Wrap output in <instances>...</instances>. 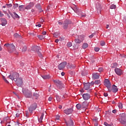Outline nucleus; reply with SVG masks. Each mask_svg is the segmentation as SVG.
Listing matches in <instances>:
<instances>
[{"label": "nucleus", "mask_w": 126, "mask_h": 126, "mask_svg": "<svg viewBox=\"0 0 126 126\" xmlns=\"http://www.w3.org/2000/svg\"><path fill=\"white\" fill-rule=\"evenodd\" d=\"M4 46H5L6 47L9 53H14V54H16V55H18V52L15 53V51L16 50V49H15V46H14V44H13V43H6L5 44Z\"/></svg>", "instance_id": "obj_1"}, {"label": "nucleus", "mask_w": 126, "mask_h": 126, "mask_svg": "<svg viewBox=\"0 0 126 126\" xmlns=\"http://www.w3.org/2000/svg\"><path fill=\"white\" fill-rule=\"evenodd\" d=\"M53 82L56 83V85L60 89H63V88H64V85L62 82V81L59 80H53Z\"/></svg>", "instance_id": "obj_2"}, {"label": "nucleus", "mask_w": 126, "mask_h": 126, "mask_svg": "<svg viewBox=\"0 0 126 126\" xmlns=\"http://www.w3.org/2000/svg\"><path fill=\"white\" fill-rule=\"evenodd\" d=\"M69 24H71V21L69 20H65L63 24V28L66 30L68 28Z\"/></svg>", "instance_id": "obj_3"}, {"label": "nucleus", "mask_w": 126, "mask_h": 126, "mask_svg": "<svg viewBox=\"0 0 126 126\" xmlns=\"http://www.w3.org/2000/svg\"><path fill=\"white\" fill-rule=\"evenodd\" d=\"M36 109H37V103H34L30 106L29 110L30 113L32 114V113H33V111H35Z\"/></svg>", "instance_id": "obj_4"}, {"label": "nucleus", "mask_w": 126, "mask_h": 126, "mask_svg": "<svg viewBox=\"0 0 126 126\" xmlns=\"http://www.w3.org/2000/svg\"><path fill=\"white\" fill-rule=\"evenodd\" d=\"M16 81V85L17 86H19V87H20L23 85V80H22V78H18Z\"/></svg>", "instance_id": "obj_5"}, {"label": "nucleus", "mask_w": 126, "mask_h": 126, "mask_svg": "<svg viewBox=\"0 0 126 126\" xmlns=\"http://www.w3.org/2000/svg\"><path fill=\"white\" fill-rule=\"evenodd\" d=\"M104 84L105 86H106V87H107L108 89H110V88H111V86H112V85H111V83L110 82V81L108 80V79H105L104 80Z\"/></svg>", "instance_id": "obj_6"}, {"label": "nucleus", "mask_w": 126, "mask_h": 126, "mask_svg": "<svg viewBox=\"0 0 126 126\" xmlns=\"http://www.w3.org/2000/svg\"><path fill=\"white\" fill-rule=\"evenodd\" d=\"M64 113L66 115H70V114H72L73 112V109L72 108H67L63 111Z\"/></svg>", "instance_id": "obj_7"}, {"label": "nucleus", "mask_w": 126, "mask_h": 126, "mask_svg": "<svg viewBox=\"0 0 126 126\" xmlns=\"http://www.w3.org/2000/svg\"><path fill=\"white\" fill-rule=\"evenodd\" d=\"M93 85V84L90 83H86L84 84V89H85V90H88L90 89V87L92 86Z\"/></svg>", "instance_id": "obj_8"}, {"label": "nucleus", "mask_w": 126, "mask_h": 126, "mask_svg": "<svg viewBox=\"0 0 126 126\" xmlns=\"http://www.w3.org/2000/svg\"><path fill=\"white\" fill-rule=\"evenodd\" d=\"M65 65H66V62H63L61 63L59 65H58V68L59 69L62 70L63 69V68H64L65 67Z\"/></svg>", "instance_id": "obj_9"}, {"label": "nucleus", "mask_w": 126, "mask_h": 126, "mask_svg": "<svg viewBox=\"0 0 126 126\" xmlns=\"http://www.w3.org/2000/svg\"><path fill=\"white\" fill-rule=\"evenodd\" d=\"M96 8L97 13H101V9H102V7L101 6V4H100L99 2H97L96 4Z\"/></svg>", "instance_id": "obj_10"}, {"label": "nucleus", "mask_w": 126, "mask_h": 126, "mask_svg": "<svg viewBox=\"0 0 126 126\" xmlns=\"http://www.w3.org/2000/svg\"><path fill=\"white\" fill-rule=\"evenodd\" d=\"M84 39L83 37L82 38L81 36H80L78 37V38L75 39L74 41L76 43V44H80L82 41H83Z\"/></svg>", "instance_id": "obj_11"}, {"label": "nucleus", "mask_w": 126, "mask_h": 126, "mask_svg": "<svg viewBox=\"0 0 126 126\" xmlns=\"http://www.w3.org/2000/svg\"><path fill=\"white\" fill-rule=\"evenodd\" d=\"M32 50L38 54V52H40L39 51L41 50V48L39 46H33L32 48Z\"/></svg>", "instance_id": "obj_12"}, {"label": "nucleus", "mask_w": 126, "mask_h": 126, "mask_svg": "<svg viewBox=\"0 0 126 126\" xmlns=\"http://www.w3.org/2000/svg\"><path fill=\"white\" fill-rule=\"evenodd\" d=\"M115 71L117 75H122L123 74V71L120 68H116L115 69Z\"/></svg>", "instance_id": "obj_13"}, {"label": "nucleus", "mask_w": 126, "mask_h": 126, "mask_svg": "<svg viewBox=\"0 0 126 126\" xmlns=\"http://www.w3.org/2000/svg\"><path fill=\"white\" fill-rule=\"evenodd\" d=\"M100 75L98 73H93L92 78L93 79H99Z\"/></svg>", "instance_id": "obj_14"}, {"label": "nucleus", "mask_w": 126, "mask_h": 126, "mask_svg": "<svg viewBox=\"0 0 126 126\" xmlns=\"http://www.w3.org/2000/svg\"><path fill=\"white\" fill-rule=\"evenodd\" d=\"M14 81H17L18 78L19 77V73L15 72L13 74Z\"/></svg>", "instance_id": "obj_15"}, {"label": "nucleus", "mask_w": 126, "mask_h": 126, "mask_svg": "<svg viewBox=\"0 0 126 126\" xmlns=\"http://www.w3.org/2000/svg\"><path fill=\"white\" fill-rule=\"evenodd\" d=\"M23 94L25 95H31V92L27 89H23Z\"/></svg>", "instance_id": "obj_16"}, {"label": "nucleus", "mask_w": 126, "mask_h": 126, "mask_svg": "<svg viewBox=\"0 0 126 126\" xmlns=\"http://www.w3.org/2000/svg\"><path fill=\"white\" fill-rule=\"evenodd\" d=\"M111 90L113 93H116V92H118V87L115 86V85H113Z\"/></svg>", "instance_id": "obj_17"}, {"label": "nucleus", "mask_w": 126, "mask_h": 126, "mask_svg": "<svg viewBox=\"0 0 126 126\" xmlns=\"http://www.w3.org/2000/svg\"><path fill=\"white\" fill-rule=\"evenodd\" d=\"M1 25L2 26H5L6 25L7 22L6 21V19L2 18L1 19Z\"/></svg>", "instance_id": "obj_18"}, {"label": "nucleus", "mask_w": 126, "mask_h": 126, "mask_svg": "<svg viewBox=\"0 0 126 126\" xmlns=\"http://www.w3.org/2000/svg\"><path fill=\"white\" fill-rule=\"evenodd\" d=\"M66 125L67 126H73V121L71 119L66 122Z\"/></svg>", "instance_id": "obj_19"}, {"label": "nucleus", "mask_w": 126, "mask_h": 126, "mask_svg": "<svg viewBox=\"0 0 126 126\" xmlns=\"http://www.w3.org/2000/svg\"><path fill=\"white\" fill-rule=\"evenodd\" d=\"M73 10L74 11V12H75L76 13H77V14H78V15H79L80 14V10L79 9H78L77 8V7H75L73 8Z\"/></svg>", "instance_id": "obj_20"}, {"label": "nucleus", "mask_w": 126, "mask_h": 126, "mask_svg": "<svg viewBox=\"0 0 126 126\" xmlns=\"http://www.w3.org/2000/svg\"><path fill=\"white\" fill-rule=\"evenodd\" d=\"M36 8L38 9L39 12H42L43 10H42V7H41V5L40 4H37L35 5Z\"/></svg>", "instance_id": "obj_21"}, {"label": "nucleus", "mask_w": 126, "mask_h": 126, "mask_svg": "<svg viewBox=\"0 0 126 126\" xmlns=\"http://www.w3.org/2000/svg\"><path fill=\"white\" fill-rule=\"evenodd\" d=\"M82 97L85 101H87V100L90 99V96L89 95H82Z\"/></svg>", "instance_id": "obj_22"}, {"label": "nucleus", "mask_w": 126, "mask_h": 126, "mask_svg": "<svg viewBox=\"0 0 126 126\" xmlns=\"http://www.w3.org/2000/svg\"><path fill=\"white\" fill-rule=\"evenodd\" d=\"M88 105V104H87V102L86 101H84L82 103V108H83V109H85V108L87 107V106Z\"/></svg>", "instance_id": "obj_23"}, {"label": "nucleus", "mask_w": 126, "mask_h": 126, "mask_svg": "<svg viewBox=\"0 0 126 126\" xmlns=\"http://www.w3.org/2000/svg\"><path fill=\"white\" fill-rule=\"evenodd\" d=\"M44 113H41V116L39 118H38V122L39 123H42V121H43V118H44Z\"/></svg>", "instance_id": "obj_24"}, {"label": "nucleus", "mask_w": 126, "mask_h": 126, "mask_svg": "<svg viewBox=\"0 0 126 126\" xmlns=\"http://www.w3.org/2000/svg\"><path fill=\"white\" fill-rule=\"evenodd\" d=\"M14 37L15 38H18V39H22V36H21L20 34H18L17 33L14 34Z\"/></svg>", "instance_id": "obj_25"}, {"label": "nucleus", "mask_w": 126, "mask_h": 126, "mask_svg": "<svg viewBox=\"0 0 126 126\" xmlns=\"http://www.w3.org/2000/svg\"><path fill=\"white\" fill-rule=\"evenodd\" d=\"M12 17L14 19L19 18V16H18V15L16 14V13L14 12L13 13V15H12Z\"/></svg>", "instance_id": "obj_26"}, {"label": "nucleus", "mask_w": 126, "mask_h": 126, "mask_svg": "<svg viewBox=\"0 0 126 126\" xmlns=\"http://www.w3.org/2000/svg\"><path fill=\"white\" fill-rule=\"evenodd\" d=\"M41 77L43 79H50V78H51V77H50V75H43L41 76Z\"/></svg>", "instance_id": "obj_27"}, {"label": "nucleus", "mask_w": 126, "mask_h": 126, "mask_svg": "<svg viewBox=\"0 0 126 126\" xmlns=\"http://www.w3.org/2000/svg\"><path fill=\"white\" fill-rule=\"evenodd\" d=\"M87 48H88V44L87 43H84L82 45V48L85 49H87Z\"/></svg>", "instance_id": "obj_28"}, {"label": "nucleus", "mask_w": 126, "mask_h": 126, "mask_svg": "<svg viewBox=\"0 0 126 126\" xmlns=\"http://www.w3.org/2000/svg\"><path fill=\"white\" fill-rule=\"evenodd\" d=\"M116 8H117V6H116V5H115V4H112L110 6V8L111 9H116Z\"/></svg>", "instance_id": "obj_29"}, {"label": "nucleus", "mask_w": 126, "mask_h": 126, "mask_svg": "<svg viewBox=\"0 0 126 126\" xmlns=\"http://www.w3.org/2000/svg\"><path fill=\"white\" fill-rule=\"evenodd\" d=\"M81 107H82L81 104H77L76 105V108H77V109L78 110H79L80 109H81Z\"/></svg>", "instance_id": "obj_30"}, {"label": "nucleus", "mask_w": 126, "mask_h": 126, "mask_svg": "<svg viewBox=\"0 0 126 126\" xmlns=\"http://www.w3.org/2000/svg\"><path fill=\"white\" fill-rule=\"evenodd\" d=\"M27 51V47L26 46H24L22 49V52H26Z\"/></svg>", "instance_id": "obj_31"}, {"label": "nucleus", "mask_w": 126, "mask_h": 126, "mask_svg": "<svg viewBox=\"0 0 126 126\" xmlns=\"http://www.w3.org/2000/svg\"><path fill=\"white\" fill-rule=\"evenodd\" d=\"M23 7H24V5H22L19 6V9L20 11L23 10Z\"/></svg>", "instance_id": "obj_32"}, {"label": "nucleus", "mask_w": 126, "mask_h": 126, "mask_svg": "<svg viewBox=\"0 0 126 126\" xmlns=\"http://www.w3.org/2000/svg\"><path fill=\"white\" fill-rule=\"evenodd\" d=\"M37 54L38 55L39 58H40L41 59L43 58V55H42V53H41V52H37Z\"/></svg>", "instance_id": "obj_33"}, {"label": "nucleus", "mask_w": 126, "mask_h": 126, "mask_svg": "<svg viewBox=\"0 0 126 126\" xmlns=\"http://www.w3.org/2000/svg\"><path fill=\"white\" fill-rule=\"evenodd\" d=\"M100 82H101V81L99 80H97L94 81V83L95 84H97V85H99V84H100Z\"/></svg>", "instance_id": "obj_34"}, {"label": "nucleus", "mask_w": 126, "mask_h": 126, "mask_svg": "<svg viewBox=\"0 0 126 126\" xmlns=\"http://www.w3.org/2000/svg\"><path fill=\"white\" fill-rule=\"evenodd\" d=\"M29 5L31 8H32V7H33V6L34 5H35V3H34L33 2H30V3H29Z\"/></svg>", "instance_id": "obj_35"}, {"label": "nucleus", "mask_w": 126, "mask_h": 126, "mask_svg": "<svg viewBox=\"0 0 126 126\" xmlns=\"http://www.w3.org/2000/svg\"><path fill=\"white\" fill-rule=\"evenodd\" d=\"M118 107L119 109H123V104L122 103H119Z\"/></svg>", "instance_id": "obj_36"}, {"label": "nucleus", "mask_w": 126, "mask_h": 126, "mask_svg": "<svg viewBox=\"0 0 126 126\" xmlns=\"http://www.w3.org/2000/svg\"><path fill=\"white\" fill-rule=\"evenodd\" d=\"M2 78H3V80H4V81L6 82V83H9L8 81H7V80H6V79L5 78V77H4L3 75H2Z\"/></svg>", "instance_id": "obj_37"}, {"label": "nucleus", "mask_w": 126, "mask_h": 126, "mask_svg": "<svg viewBox=\"0 0 126 126\" xmlns=\"http://www.w3.org/2000/svg\"><path fill=\"white\" fill-rule=\"evenodd\" d=\"M6 5L8 8H10V7H11L12 6V4L10 3V4H6Z\"/></svg>", "instance_id": "obj_38"}, {"label": "nucleus", "mask_w": 126, "mask_h": 126, "mask_svg": "<svg viewBox=\"0 0 126 126\" xmlns=\"http://www.w3.org/2000/svg\"><path fill=\"white\" fill-rule=\"evenodd\" d=\"M71 46H72V43L71 42H68L67 43V47H71Z\"/></svg>", "instance_id": "obj_39"}, {"label": "nucleus", "mask_w": 126, "mask_h": 126, "mask_svg": "<svg viewBox=\"0 0 126 126\" xmlns=\"http://www.w3.org/2000/svg\"><path fill=\"white\" fill-rule=\"evenodd\" d=\"M38 38H39V39H40V40H43V39H44V36H43V35H38L37 36Z\"/></svg>", "instance_id": "obj_40"}, {"label": "nucleus", "mask_w": 126, "mask_h": 126, "mask_svg": "<svg viewBox=\"0 0 126 126\" xmlns=\"http://www.w3.org/2000/svg\"><path fill=\"white\" fill-rule=\"evenodd\" d=\"M8 77L10 79H11V80H14L13 74H12V75H9Z\"/></svg>", "instance_id": "obj_41"}, {"label": "nucleus", "mask_w": 126, "mask_h": 126, "mask_svg": "<svg viewBox=\"0 0 126 126\" xmlns=\"http://www.w3.org/2000/svg\"><path fill=\"white\" fill-rule=\"evenodd\" d=\"M99 50H100V48H99V47L94 48V51L95 52H99Z\"/></svg>", "instance_id": "obj_42"}, {"label": "nucleus", "mask_w": 126, "mask_h": 126, "mask_svg": "<svg viewBox=\"0 0 126 126\" xmlns=\"http://www.w3.org/2000/svg\"><path fill=\"white\" fill-rule=\"evenodd\" d=\"M104 126H112V125L108 124L107 122H104Z\"/></svg>", "instance_id": "obj_43"}, {"label": "nucleus", "mask_w": 126, "mask_h": 126, "mask_svg": "<svg viewBox=\"0 0 126 126\" xmlns=\"http://www.w3.org/2000/svg\"><path fill=\"white\" fill-rule=\"evenodd\" d=\"M100 45L101 46H105V41H100Z\"/></svg>", "instance_id": "obj_44"}, {"label": "nucleus", "mask_w": 126, "mask_h": 126, "mask_svg": "<svg viewBox=\"0 0 126 126\" xmlns=\"http://www.w3.org/2000/svg\"><path fill=\"white\" fill-rule=\"evenodd\" d=\"M94 35H95V33H93L91 35L89 36V37L90 39H92V38H93V37H94Z\"/></svg>", "instance_id": "obj_45"}, {"label": "nucleus", "mask_w": 126, "mask_h": 126, "mask_svg": "<svg viewBox=\"0 0 126 126\" xmlns=\"http://www.w3.org/2000/svg\"><path fill=\"white\" fill-rule=\"evenodd\" d=\"M26 9H31V7L28 5L25 7Z\"/></svg>", "instance_id": "obj_46"}, {"label": "nucleus", "mask_w": 126, "mask_h": 126, "mask_svg": "<svg viewBox=\"0 0 126 126\" xmlns=\"http://www.w3.org/2000/svg\"><path fill=\"white\" fill-rule=\"evenodd\" d=\"M17 7H18V4H15L13 5V8L15 9Z\"/></svg>", "instance_id": "obj_47"}, {"label": "nucleus", "mask_w": 126, "mask_h": 126, "mask_svg": "<svg viewBox=\"0 0 126 126\" xmlns=\"http://www.w3.org/2000/svg\"><path fill=\"white\" fill-rule=\"evenodd\" d=\"M25 97L26 98H31V97H32V95H26Z\"/></svg>", "instance_id": "obj_48"}, {"label": "nucleus", "mask_w": 126, "mask_h": 126, "mask_svg": "<svg viewBox=\"0 0 126 126\" xmlns=\"http://www.w3.org/2000/svg\"><path fill=\"white\" fill-rule=\"evenodd\" d=\"M98 71L99 72H102V71H103V68H98Z\"/></svg>", "instance_id": "obj_49"}, {"label": "nucleus", "mask_w": 126, "mask_h": 126, "mask_svg": "<svg viewBox=\"0 0 126 126\" xmlns=\"http://www.w3.org/2000/svg\"><path fill=\"white\" fill-rule=\"evenodd\" d=\"M2 16H3V14L0 11V17H2Z\"/></svg>", "instance_id": "obj_50"}, {"label": "nucleus", "mask_w": 126, "mask_h": 126, "mask_svg": "<svg viewBox=\"0 0 126 126\" xmlns=\"http://www.w3.org/2000/svg\"><path fill=\"white\" fill-rule=\"evenodd\" d=\"M112 113H113V114H116V113H117V110H116V109L113 110L112 111Z\"/></svg>", "instance_id": "obj_51"}, {"label": "nucleus", "mask_w": 126, "mask_h": 126, "mask_svg": "<svg viewBox=\"0 0 126 126\" xmlns=\"http://www.w3.org/2000/svg\"><path fill=\"white\" fill-rule=\"evenodd\" d=\"M80 92H81V93H83V92H84V89H82L80 90Z\"/></svg>", "instance_id": "obj_52"}, {"label": "nucleus", "mask_w": 126, "mask_h": 126, "mask_svg": "<svg viewBox=\"0 0 126 126\" xmlns=\"http://www.w3.org/2000/svg\"><path fill=\"white\" fill-rule=\"evenodd\" d=\"M58 24H59L60 25H63V23L62 22H58Z\"/></svg>", "instance_id": "obj_53"}, {"label": "nucleus", "mask_w": 126, "mask_h": 126, "mask_svg": "<svg viewBox=\"0 0 126 126\" xmlns=\"http://www.w3.org/2000/svg\"><path fill=\"white\" fill-rule=\"evenodd\" d=\"M36 27L38 26V27H41V24H37L36 25Z\"/></svg>", "instance_id": "obj_54"}, {"label": "nucleus", "mask_w": 126, "mask_h": 126, "mask_svg": "<svg viewBox=\"0 0 126 126\" xmlns=\"http://www.w3.org/2000/svg\"><path fill=\"white\" fill-rule=\"evenodd\" d=\"M52 99H53V97H49V98H48V101H52Z\"/></svg>", "instance_id": "obj_55"}, {"label": "nucleus", "mask_w": 126, "mask_h": 126, "mask_svg": "<svg viewBox=\"0 0 126 126\" xmlns=\"http://www.w3.org/2000/svg\"><path fill=\"white\" fill-rule=\"evenodd\" d=\"M47 34V32H42V34L43 35H46Z\"/></svg>", "instance_id": "obj_56"}, {"label": "nucleus", "mask_w": 126, "mask_h": 126, "mask_svg": "<svg viewBox=\"0 0 126 126\" xmlns=\"http://www.w3.org/2000/svg\"><path fill=\"white\" fill-rule=\"evenodd\" d=\"M112 65H114L116 67V66H117L118 65V63H114L112 64Z\"/></svg>", "instance_id": "obj_57"}, {"label": "nucleus", "mask_w": 126, "mask_h": 126, "mask_svg": "<svg viewBox=\"0 0 126 126\" xmlns=\"http://www.w3.org/2000/svg\"><path fill=\"white\" fill-rule=\"evenodd\" d=\"M81 17H85L86 16V15H85V14H81Z\"/></svg>", "instance_id": "obj_58"}, {"label": "nucleus", "mask_w": 126, "mask_h": 126, "mask_svg": "<svg viewBox=\"0 0 126 126\" xmlns=\"http://www.w3.org/2000/svg\"><path fill=\"white\" fill-rule=\"evenodd\" d=\"M39 94H40V93H38V92H36L34 93V95H39Z\"/></svg>", "instance_id": "obj_59"}, {"label": "nucleus", "mask_w": 126, "mask_h": 126, "mask_svg": "<svg viewBox=\"0 0 126 126\" xmlns=\"http://www.w3.org/2000/svg\"><path fill=\"white\" fill-rule=\"evenodd\" d=\"M55 42V43H59V39H56Z\"/></svg>", "instance_id": "obj_60"}, {"label": "nucleus", "mask_w": 126, "mask_h": 126, "mask_svg": "<svg viewBox=\"0 0 126 126\" xmlns=\"http://www.w3.org/2000/svg\"><path fill=\"white\" fill-rule=\"evenodd\" d=\"M26 117H28L29 116V114H28V112H26Z\"/></svg>", "instance_id": "obj_61"}, {"label": "nucleus", "mask_w": 126, "mask_h": 126, "mask_svg": "<svg viewBox=\"0 0 126 126\" xmlns=\"http://www.w3.org/2000/svg\"><path fill=\"white\" fill-rule=\"evenodd\" d=\"M64 74H65V73L63 72L61 73V75H62V76H63L64 75Z\"/></svg>", "instance_id": "obj_62"}, {"label": "nucleus", "mask_w": 126, "mask_h": 126, "mask_svg": "<svg viewBox=\"0 0 126 126\" xmlns=\"http://www.w3.org/2000/svg\"><path fill=\"white\" fill-rule=\"evenodd\" d=\"M59 109H62V108H63V106L62 105H59Z\"/></svg>", "instance_id": "obj_63"}, {"label": "nucleus", "mask_w": 126, "mask_h": 126, "mask_svg": "<svg viewBox=\"0 0 126 126\" xmlns=\"http://www.w3.org/2000/svg\"><path fill=\"white\" fill-rule=\"evenodd\" d=\"M31 11H32V12H34L35 10H34V9H32Z\"/></svg>", "instance_id": "obj_64"}]
</instances>
